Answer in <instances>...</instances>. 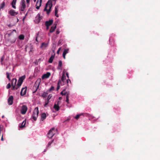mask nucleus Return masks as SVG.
I'll return each mask as SVG.
<instances>
[{"label": "nucleus", "instance_id": "f257e3e1", "mask_svg": "<svg viewBox=\"0 0 160 160\" xmlns=\"http://www.w3.org/2000/svg\"><path fill=\"white\" fill-rule=\"evenodd\" d=\"M52 6V1L50 0L48 1L46 3L44 11H46L47 14H48L51 12Z\"/></svg>", "mask_w": 160, "mask_h": 160}, {"label": "nucleus", "instance_id": "f03ea898", "mask_svg": "<svg viewBox=\"0 0 160 160\" xmlns=\"http://www.w3.org/2000/svg\"><path fill=\"white\" fill-rule=\"evenodd\" d=\"M58 130L57 129L53 128L51 129L48 133V137L51 139L53 136L57 132Z\"/></svg>", "mask_w": 160, "mask_h": 160}, {"label": "nucleus", "instance_id": "7ed1b4c3", "mask_svg": "<svg viewBox=\"0 0 160 160\" xmlns=\"http://www.w3.org/2000/svg\"><path fill=\"white\" fill-rule=\"evenodd\" d=\"M17 80L16 78H13L11 81V85L12 87L11 89L12 90H17L18 88H17V84L16 85Z\"/></svg>", "mask_w": 160, "mask_h": 160}, {"label": "nucleus", "instance_id": "20e7f679", "mask_svg": "<svg viewBox=\"0 0 160 160\" xmlns=\"http://www.w3.org/2000/svg\"><path fill=\"white\" fill-rule=\"evenodd\" d=\"M38 113L39 111L38 110V108L36 107L34 110L32 115V119L35 121L37 120Z\"/></svg>", "mask_w": 160, "mask_h": 160}, {"label": "nucleus", "instance_id": "39448f33", "mask_svg": "<svg viewBox=\"0 0 160 160\" xmlns=\"http://www.w3.org/2000/svg\"><path fill=\"white\" fill-rule=\"evenodd\" d=\"M25 78V75L19 78L17 84V88H19L21 86Z\"/></svg>", "mask_w": 160, "mask_h": 160}, {"label": "nucleus", "instance_id": "423d86ee", "mask_svg": "<svg viewBox=\"0 0 160 160\" xmlns=\"http://www.w3.org/2000/svg\"><path fill=\"white\" fill-rule=\"evenodd\" d=\"M41 82V79L40 78H39L37 80L35 83L34 87H35L36 88V90L33 92H35L38 88H39L40 84Z\"/></svg>", "mask_w": 160, "mask_h": 160}, {"label": "nucleus", "instance_id": "0eeeda50", "mask_svg": "<svg viewBox=\"0 0 160 160\" xmlns=\"http://www.w3.org/2000/svg\"><path fill=\"white\" fill-rule=\"evenodd\" d=\"M28 109L27 107L25 105H23L22 107L21 110V112L22 114H25Z\"/></svg>", "mask_w": 160, "mask_h": 160}, {"label": "nucleus", "instance_id": "6e6552de", "mask_svg": "<svg viewBox=\"0 0 160 160\" xmlns=\"http://www.w3.org/2000/svg\"><path fill=\"white\" fill-rule=\"evenodd\" d=\"M26 7L25 1V0H22L21 2V6L20 10L22 11H23Z\"/></svg>", "mask_w": 160, "mask_h": 160}, {"label": "nucleus", "instance_id": "1a4fd4ad", "mask_svg": "<svg viewBox=\"0 0 160 160\" xmlns=\"http://www.w3.org/2000/svg\"><path fill=\"white\" fill-rule=\"evenodd\" d=\"M60 80L61 81V82H63V83H62V85H63L65 84L67 80H66V77L65 76L64 72H63L62 73V75Z\"/></svg>", "mask_w": 160, "mask_h": 160}, {"label": "nucleus", "instance_id": "9d476101", "mask_svg": "<svg viewBox=\"0 0 160 160\" xmlns=\"http://www.w3.org/2000/svg\"><path fill=\"white\" fill-rule=\"evenodd\" d=\"M42 0H37L36 4V8L39 9L42 5Z\"/></svg>", "mask_w": 160, "mask_h": 160}, {"label": "nucleus", "instance_id": "9b49d317", "mask_svg": "<svg viewBox=\"0 0 160 160\" xmlns=\"http://www.w3.org/2000/svg\"><path fill=\"white\" fill-rule=\"evenodd\" d=\"M27 91V87L23 88H22L20 92V95L22 96L26 94Z\"/></svg>", "mask_w": 160, "mask_h": 160}, {"label": "nucleus", "instance_id": "f8f14e48", "mask_svg": "<svg viewBox=\"0 0 160 160\" xmlns=\"http://www.w3.org/2000/svg\"><path fill=\"white\" fill-rule=\"evenodd\" d=\"M13 98L12 96H10L8 99V103L9 105L12 104L13 102Z\"/></svg>", "mask_w": 160, "mask_h": 160}, {"label": "nucleus", "instance_id": "ddd939ff", "mask_svg": "<svg viewBox=\"0 0 160 160\" xmlns=\"http://www.w3.org/2000/svg\"><path fill=\"white\" fill-rule=\"evenodd\" d=\"M53 21V20L52 19L48 21H46L45 23V25L46 27H49L52 24Z\"/></svg>", "mask_w": 160, "mask_h": 160}, {"label": "nucleus", "instance_id": "4468645a", "mask_svg": "<svg viewBox=\"0 0 160 160\" xmlns=\"http://www.w3.org/2000/svg\"><path fill=\"white\" fill-rule=\"evenodd\" d=\"M9 13L12 16H14L15 15H17L18 14V12H15V11L12 9L10 10L9 11Z\"/></svg>", "mask_w": 160, "mask_h": 160}, {"label": "nucleus", "instance_id": "2eb2a0df", "mask_svg": "<svg viewBox=\"0 0 160 160\" xmlns=\"http://www.w3.org/2000/svg\"><path fill=\"white\" fill-rule=\"evenodd\" d=\"M51 75L50 73L48 72L46 74H44L42 76V79H44L48 78Z\"/></svg>", "mask_w": 160, "mask_h": 160}, {"label": "nucleus", "instance_id": "dca6fc26", "mask_svg": "<svg viewBox=\"0 0 160 160\" xmlns=\"http://www.w3.org/2000/svg\"><path fill=\"white\" fill-rule=\"evenodd\" d=\"M57 25V24L55 23L51 27L50 30V33H52L55 31V29L56 28Z\"/></svg>", "mask_w": 160, "mask_h": 160}, {"label": "nucleus", "instance_id": "f3484780", "mask_svg": "<svg viewBox=\"0 0 160 160\" xmlns=\"http://www.w3.org/2000/svg\"><path fill=\"white\" fill-rule=\"evenodd\" d=\"M62 62L60 60L58 62V66L57 68L58 69L61 70L62 68Z\"/></svg>", "mask_w": 160, "mask_h": 160}, {"label": "nucleus", "instance_id": "a211bd4d", "mask_svg": "<svg viewBox=\"0 0 160 160\" xmlns=\"http://www.w3.org/2000/svg\"><path fill=\"white\" fill-rule=\"evenodd\" d=\"M60 84H61V85H62V83L61 82V81L60 80V79H59L57 87L56 89V90L57 91L60 88Z\"/></svg>", "mask_w": 160, "mask_h": 160}, {"label": "nucleus", "instance_id": "6ab92c4d", "mask_svg": "<svg viewBox=\"0 0 160 160\" xmlns=\"http://www.w3.org/2000/svg\"><path fill=\"white\" fill-rule=\"evenodd\" d=\"M53 108L56 111H58L60 109V107L58 105V103H57V104H55L53 106Z\"/></svg>", "mask_w": 160, "mask_h": 160}, {"label": "nucleus", "instance_id": "aec40b11", "mask_svg": "<svg viewBox=\"0 0 160 160\" xmlns=\"http://www.w3.org/2000/svg\"><path fill=\"white\" fill-rule=\"evenodd\" d=\"M69 50L68 49H65L62 54V56L63 58L65 59L66 58L65 56L67 53H68Z\"/></svg>", "mask_w": 160, "mask_h": 160}, {"label": "nucleus", "instance_id": "412c9836", "mask_svg": "<svg viewBox=\"0 0 160 160\" xmlns=\"http://www.w3.org/2000/svg\"><path fill=\"white\" fill-rule=\"evenodd\" d=\"M26 123V120H24L23 121L21 124H19V127L20 128H23L25 126V124Z\"/></svg>", "mask_w": 160, "mask_h": 160}, {"label": "nucleus", "instance_id": "4be33fe9", "mask_svg": "<svg viewBox=\"0 0 160 160\" xmlns=\"http://www.w3.org/2000/svg\"><path fill=\"white\" fill-rule=\"evenodd\" d=\"M46 118V114L45 113H43L41 114V120H44Z\"/></svg>", "mask_w": 160, "mask_h": 160}, {"label": "nucleus", "instance_id": "5701e85b", "mask_svg": "<svg viewBox=\"0 0 160 160\" xmlns=\"http://www.w3.org/2000/svg\"><path fill=\"white\" fill-rule=\"evenodd\" d=\"M58 6H56L55 8V15L57 17H59V15L58 14Z\"/></svg>", "mask_w": 160, "mask_h": 160}, {"label": "nucleus", "instance_id": "b1692460", "mask_svg": "<svg viewBox=\"0 0 160 160\" xmlns=\"http://www.w3.org/2000/svg\"><path fill=\"white\" fill-rule=\"evenodd\" d=\"M55 57V54L54 55H52L49 59L48 62L50 63H52V62L53 60Z\"/></svg>", "mask_w": 160, "mask_h": 160}, {"label": "nucleus", "instance_id": "393cba45", "mask_svg": "<svg viewBox=\"0 0 160 160\" xmlns=\"http://www.w3.org/2000/svg\"><path fill=\"white\" fill-rule=\"evenodd\" d=\"M16 0H13L11 3V5H12V7L14 9L16 8V7L15 6V4H16Z\"/></svg>", "mask_w": 160, "mask_h": 160}, {"label": "nucleus", "instance_id": "a878e982", "mask_svg": "<svg viewBox=\"0 0 160 160\" xmlns=\"http://www.w3.org/2000/svg\"><path fill=\"white\" fill-rule=\"evenodd\" d=\"M48 44L47 43H45L44 42L42 43L41 46V48H45L47 47Z\"/></svg>", "mask_w": 160, "mask_h": 160}, {"label": "nucleus", "instance_id": "bb28decb", "mask_svg": "<svg viewBox=\"0 0 160 160\" xmlns=\"http://www.w3.org/2000/svg\"><path fill=\"white\" fill-rule=\"evenodd\" d=\"M69 93H67V94L66 97V101L68 103H69Z\"/></svg>", "mask_w": 160, "mask_h": 160}, {"label": "nucleus", "instance_id": "cd10ccee", "mask_svg": "<svg viewBox=\"0 0 160 160\" xmlns=\"http://www.w3.org/2000/svg\"><path fill=\"white\" fill-rule=\"evenodd\" d=\"M18 38L20 40H23L24 38V36L22 34H21L19 36Z\"/></svg>", "mask_w": 160, "mask_h": 160}, {"label": "nucleus", "instance_id": "c85d7f7f", "mask_svg": "<svg viewBox=\"0 0 160 160\" xmlns=\"http://www.w3.org/2000/svg\"><path fill=\"white\" fill-rule=\"evenodd\" d=\"M37 17H38V19L37 20L38 22H40L41 20L42 19L41 17L40 16V14L38 13L37 16Z\"/></svg>", "mask_w": 160, "mask_h": 160}, {"label": "nucleus", "instance_id": "c756f323", "mask_svg": "<svg viewBox=\"0 0 160 160\" xmlns=\"http://www.w3.org/2000/svg\"><path fill=\"white\" fill-rule=\"evenodd\" d=\"M15 32V34H16V32H16V30H13L12 31V32H11L10 33H9V34H8V36L10 37V36H11L13 34V32Z\"/></svg>", "mask_w": 160, "mask_h": 160}, {"label": "nucleus", "instance_id": "7c9ffc66", "mask_svg": "<svg viewBox=\"0 0 160 160\" xmlns=\"http://www.w3.org/2000/svg\"><path fill=\"white\" fill-rule=\"evenodd\" d=\"M48 94V93H46V92H43L42 95V96L43 97V98H46V97L47 96V95Z\"/></svg>", "mask_w": 160, "mask_h": 160}, {"label": "nucleus", "instance_id": "2f4dec72", "mask_svg": "<svg viewBox=\"0 0 160 160\" xmlns=\"http://www.w3.org/2000/svg\"><path fill=\"white\" fill-rule=\"evenodd\" d=\"M82 115V114H77L75 117V118L78 120L80 117Z\"/></svg>", "mask_w": 160, "mask_h": 160}, {"label": "nucleus", "instance_id": "473e14b6", "mask_svg": "<svg viewBox=\"0 0 160 160\" xmlns=\"http://www.w3.org/2000/svg\"><path fill=\"white\" fill-rule=\"evenodd\" d=\"M64 91L63 90V91H62L61 92V94L62 95V96H63V95H67V93H68V92H65L64 93H63V92H64Z\"/></svg>", "mask_w": 160, "mask_h": 160}, {"label": "nucleus", "instance_id": "72a5a7b5", "mask_svg": "<svg viewBox=\"0 0 160 160\" xmlns=\"http://www.w3.org/2000/svg\"><path fill=\"white\" fill-rule=\"evenodd\" d=\"M7 77L9 81L10 80V78L9 77L10 73L8 72L6 73Z\"/></svg>", "mask_w": 160, "mask_h": 160}, {"label": "nucleus", "instance_id": "f704fd0d", "mask_svg": "<svg viewBox=\"0 0 160 160\" xmlns=\"http://www.w3.org/2000/svg\"><path fill=\"white\" fill-rule=\"evenodd\" d=\"M4 56H3L0 59V62H1V64H3L2 62L4 59Z\"/></svg>", "mask_w": 160, "mask_h": 160}, {"label": "nucleus", "instance_id": "c9c22d12", "mask_svg": "<svg viewBox=\"0 0 160 160\" xmlns=\"http://www.w3.org/2000/svg\"><path fill=\"white\" fill-rule=\"evenodd\" d=\"M11 87V85L10 83H8L7 86V89Z\"/></svg>", "mask_w": 160, "mask_h": 160}, {"label": "nucleus", "instance_id": "e433bc0d", "mask_svg": "<svg viewBox=\"0 0 160 160\" xmlns=\"http://www.w3.org/2000/svg\"><path fill=\"white\" fill-rule=\"evenodd\" d=\"M49 102V101L47 100V101H46L45 102V104H44V106L46 107L47 105L48 104Z\"/></svg>", "mask_w": 160, "mask_h": 160}, {"label": "nucleus", "instance_id": "4c0bfd02", "mask_svg": "<svg viewBox=\"0 0 160 160\" xmlns=\"http://www.w3.org/2000/svg\"><path fill=\"white\" fill-rule=\"evenodd\" d=\"M54 88L53 86H52L51 88L49 89V91H53L54 90Z\"/></svg>", "mask_w": 160, "mask_h": 160}, {"label": "nucleus", "instance_id": "58836bf2", "mask_svg": "<svg viewBox=\"0 0 160 160\" xmlns=\"http://www.w3.org/2000/svg\"><path fill=\"white\" fill-rule=\"evenodd\" d=\"M69 81L70 82H71L70 80L69 79H68L66 80L65 84H68Z\"/></svg>", "mask_w": 160, "mask_h": 160}, {"label": "nucleus", "instance_id": "ea45409f", "mask_svg": "<svg viewBox=\"0 0 160 160\" xmlns=\"http://www.w3.org/2000/svg\"><path fill=\"white\" fill-rule=\"evenodd\" d=\"M16 39L15 38H14V39L12 41H11V42L12 43H14L16 41Z\"/></svg>", "mask_w": 160, "mask_h": 160}, {"label": "nucleus", "instance_id": "a19ab883", "mask_svg": "<svg viewBox=\"0 0 160 160\" xmlns=\"http://www.w3.org/2000/svg\"><path fill=\"white\" fill-rule=\"evenodd\" d=\"M61 49V48H59L58 49V51H57V54H59V52L60 51Z\"/></svg>", "mask_w": 160, "mask_h": 160}, {"label": "nucleus", "instance_id": "79ce46f5", "mask_svg": "<svg viewBox=\"0 0 160 160\" xmlns=\"http://www.w3.org/2000/svg\"><path fill=\"white\" fill-rule=\"evenodd\" d=\"M2 6H1V8H2L4 6H5V3L4 2H3L2 3Z\"/></svg>", "mask_w": 160, "mask_h": 160}, {"label": "nucleus", "instance_id": "37998d69", "mask_svg": "<svg viewBox=\"0 0 160 160\" xmlns=\"http://www.w3.org/2000/svg\"><path fill=\"white\" fill-rule=\"evenodd\" d=\"M51 96H50V95H49L48 96V98H47V100L48 101H49V100L51 99Z\"/></svg>", "mask_w": 160, "mask_h": 160}, {"label": "nucleus", "instance_id": "c03bdc74", "mask_svg": "<svg viewBox=\"0 0 160 160\" xmlns=\"http://www.w3.org/2000/svg\"><path fill=\"white\" fill-rule=\"evenodd\" d=\"M53 141H54V140H53L51 142H49L48 143V146H50L51 145V144L52 143V142Z\"/></svg>", "mask_w": 160, "mask_h": 160}, {"label": "nucleus", "instance_id": "a18cd8bd", "mask_svg": "<svg viewBox=\"0 0 160 160\" xmlns=\"http://www.w3.org/2000/svg\"><path fill=\"white\" fill-rule=\"evenodd\" d=\"M66 75H67V77L69 78V74L68 72H67L66 73Z\"/></svg>", "mask_w": 160, "mask_h": 160}, {"label": "nucleus", "instance_id": "49530a36", "mask_svg": "<svg viewBox=\"0 0 160 160\" xmlns=\"http://www.w3.org/2000/svg\"><path fill=\"white\" fill-rule=\"evenodd\" d=\"M1 140L2 141H3V135H2V137H1Z\"/></svg>", "mask_w": 160, "mask_h": 160}, {"label": "nucleus", "instance_id": "de8ad7c7", "mask_svg": "<svg viewBox=\"0 0 160 160\" xmlns=\"http://www.w3.org/2000/svg\"><path fill=\"white\" fill-rule=\"evenodd\" d=\"M60 33V32L58 31H57L56 32V33L57 34H59Z\"/></svg>", "mask_w": 160, "mask_h": 160}, {"label": "nucleus", "instance_id": "09e8293b", "mask_svg": "<svg viewBox=\"0 0 160 160\" xmlns=\"http://www.w3.org/2000/svg\"><path fill=\"white\" fill-rule=\"evenodd\" d=\"M30 0H26V2L27 3H29Z\"/></svg>", "mask_w": 160, "mask_h": 160}, {"label": "nucleus", "instance_id": "8fccbe9b", "mask_svg": "<svg viewBox=\"0 0 160 160\" xmlns=\"http://www.w3.org/2000/svg\"><path fill=\"white\" fill-rule=\"evenodd\" d=\"M8 26L9 27H11L12 26V25H11V24L8 25Z\"/></svg>", "mask_w": 160, "mask_h": 160}, {"label": "nucleus", "instance_id": "3c124183", "mask_svg": "<svg viewBox=\"0 0 160 160\" xmlns=\"http://www.w3.org/2000/svg\"><path fill=\"white\" fill-rule=\"evenodd\" d=\"M36 40L37 42H38V39H37V38H36Z\"/></svg>", "mask_w": 160, "mask_h": 160}, {"label": "nucleus", "instance_id": "603ef678", "mask_svg": "<svg viewBox=\"0 0 160 160\" xmlns=\"http://www.w3.org/2000/svg\"><path fill=\"white\" fill-rule=\"evenodd\" d=\"M49 27H47V29H48V28H49Z\"/></svg>", "mask_w": 160, "mask_h": 160}, {"label": "nucleus", "instance_id": "864d4df0", "mask_svg": "<svg viewBox=\"0 0 160 160\" xmlns=\"http://www.w3.org/2000/svg\"><path fill=\"white\" fill-rule=\"evenodd\" d=\"M17 22H18L19 21L18 19V18H17Z\"/></svg>", "mask_w": 160, "mask_h": 160}, {"label": "nucleus", "instance_id": "5fc2aeb1", "mask_svg": "<svg viewBox=\"0 0 160 160\" xmlns=\"http://www.w3.org/2000/svg\"><path fill=\"white\" fill-rule=\"evenodd\" d=\"M25 17L23 18V20H24V19H25Z\"/></svg>", "mask_w": 160, "mask_h": 160}, {"label": "nucleus", "instance_id": "6e6d98bb", "mask_svg": "<svg viewBox=\"0 0 160 160\" xmlns=\"http://www.w3.org/2000/svg\"><path fill=\"white\" fill-rule=\"evenodd\" d=\"M59 99H61V97H59Z\"/></svg>", "mask_w": 160, "mask_h": 160}, {"label": "nucleus", "instance_id": "4d7b16f0", "mask_svg": "<svg viewBox=\"0 0 160 160\" xmlns=\"http://www.w3.org/2000/svg\"><path fill=\"white\" fill-rule=\"evenodd\" d=\"M69 119H67V120H66V121H69Z\"/></svg>", "mask_w": 160, "mask_h": 160}, {"label": "nucleus", "instance_id": "13d9d810", "mask_svg": "<svg viewBox=\"0 0 160 160\" xmlns=\"http://www.w3.org/2000/svg\"><path fill=\"white\" fill-rule=\"evenodd\" d=\"M4 117V116H2V118H3Z\"/></svg>", "mask_w": 160, "mask_h": 160}, {"label": "nucleus", "instance_id": "bf43d9fd", "mask_svg": "<svg viewBox=\"0 0 160 160\" xmlns=\"http://www.w3.org/2000/svg\"><path fill=\"white\" fill-rule=\"evenodd\" d=\"M36 0H34V2H35L36 1Z\"/></svg>", "mask_w": 160, "mask_h": 160}]
</instances>
